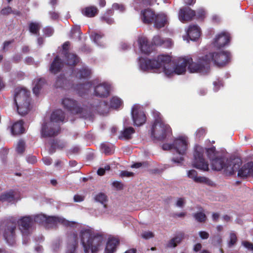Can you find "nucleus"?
<instances>
[{
  "instance_id": "50",
  "label": "nucleus",
  "mask_w": 253,
  "mask_h": 253,
  "mask_svg": "<svg viewBox=\"0 0 253 253\" xmlns=\"http://www.w3.org/2000/svg\"><path fill=\"white\" fill-rule=\"evenodd\" d=\"M43 31L44 34L46 35L47 36H50L53 33V29L49 27H47L44 28Z\"/></svg>"
},
{
  "instance_id": "18",
  "label": "nucleus",
  "mask_w": 253,
  "mask_h": 253,
  "mask_svg": "<svg viewBox=\"0 0 253 253\" xmlns=\"http://www.w3.org/2000/svg\"><path fill=\"white\" fill-rule=\"evenodd\" d=\"M229 42V37L228 34L226 33H222L215 39L213 44L217 48H220L227 44Z\"/></svg>"
},
{
  "instance_id": "1",
  "label": "nucleus",
  "mask_w": 253,
  "mask_h": 253,
  "mask_svg": "<svg viewBox=\"0 0 253 253\" xmlns=\"http://www.w3.org/2000/svg\"><path fill=\"white\" fill-rule=\"evenodd\" d=\"M229 58L228 52L221 51L201 56L197 62H193L192 58L188 56L179 58L176 64L174 65L169 56L161 55L157 59L140 58L139 66L143 71L153 70L156 73L164 72L168 77L173 74L180 75L184 73L187 66L190 73L206 74L209 70L211 61L217 66H223L228 62Z\"/></svg>"
},
{
  "instance_id": "39",
  "label": "nucleus",
  "mask_w": 253,
  "mask_h": 253,
  "mask_svg": "<svg viewBox=\"0 0 253 253\" xmlns=\"http://www.w3.org/2000/svg\"><path fill=\"white\" fill-rule=\"evenodd\" d=\"M91 74V71L86 68L80 70L77 74V76L80 78H85L89 77Z\"/></svg>"
},
{
  "instance_id": "27",
  "label": "nucleus",
  "mask_w": 253,
  "mask_h": 253,
  "mask_svg": "<svg viewBox=\"0 0 253 253\" xmlns=\"http://www.w3.org/2000/svg\"><path fill=\"white\" fill-rule=\"evenodd\" d=\"M98 10L94 6H90L84 8L82 10L83 14L88 17H93L98 14Z\"/></svg>"
},
{
  "instance_id": "53",
  "label": "nucleus",
  "mask_w": 253,
  "mask_h": 253,
  "mask_svg": "<svg viewBox=\"0 0 253 253\" xmlns=\"http://www.w3.org/2000/svg\"><path fill=\"white\" fill-rule=\"evenodd\" d=\"M27 161L30 164H34L37 162V159L34 156H29L27 157Z\"/></svg>"
},
{
  "instance_id": "43",
  "label": "nucleus",
  "mask_w": 253,
  "mask_h": 253,
  "mask_svg": "<svg viewBox=\"0 0 253 253\" xmlns=\"http://www.w3.org/2000/svg\"><path fill=\"white\" fill-rule=\"evenodd\" d=\"M237 241V238L236 233L231 231L229 234V241L228 242V246L231 247L234 245Z\"/></svg>"
},
{
  "instance_id": "55",
  "label": "nucleus",
  "mask_w": 253,
  "mask_h": 253,
  "mask_svg": "<svg viewBox=\"0 0 253 253\" xmlns=\"http://www.w3.org/2000/svg\"><path fill=\"white\" fill-rule=\"evenodd\" d=\"M101 20L102 21L106 22L107 23L109 24H112L114 23V20L112 18L106 16H104L102 17Z\"/></svg>"
},
{
  "instance_id": "10",
  "label": "nucleus",
  "mask_w": 253,
  "mask_h": 253,
  "mask_svg": "<svg viewBox=\"0 0 253 253\" xmlns=\"http://www.w3.org/2000/svg\"><path fill=\"white\" fill-rule=\"evenodd\" d=\"M58 223H61L62 225L71 227H77L80 226L78 223L74 221H70L65 219L55 216H47L45 227L46 228H51Z\"/></svg>"
},
{
  "instance_id": "44",
  "label": "nucleus",
  "mask_w": 253,
  "mask_h": 253,
  "mask_svg": "<svg viewBox=\"0 0 253 253\" xmlns=\"http://www.w3.org/2000/svg\"><path fill=\"white\" fill-rule=\"evenodd\" d=\"M25 143L23 140H20L17 146L16 150L18 153H22L25 150Z\"/></svg>"
},
{
  "instance_id": "63",
  "label": "nucleus",
  "mask_w": 253,
  "mask_h": 253,
  "mask_svg": "<svg viewBox=\"0 0 253 253\" xmlns=\"http://www.w3.org/2000/svg\"><path fill=\"white\" fill-rule=\"evenodd\" d=\"M162 148L164 150H165L173 149V144H164L163 145Z\"/></svg>"
},
{
  "instance_id": "8",
  "label": "nucleus",
  "mask_w": 253,
  "mask_h": 253,
  "mask_svg": "<svg viewBox=\"0 0 253 253\" xmlns=\"http://www.w3.org/2000/svg\"><path fill=\"white\" fill-rule=\"evenodd\" d=\"M206 151L207 156L211 160L212 169L217 171L223 169L227 159L224 155L216 151L214 147L207 149Z\"/></svg>"
},
{
  "instance_id": "19",
  "label": "nucleus",
  "mask_w": 253,
  "mask_h": 253,
  "mask_svg": "<svg viewBox=\"0 0 253 253\" xmlns=\"http://www.w3.org/2000/svg\"><path fill=\"white\" fill-rule=\"evenodd\" d=\"M19 228L23 234H27V232L31 226L32 220L29 216L22 217L18 221Z\"/></svg>"
},
{
  "instance_id": "52",
  "label": "nucleus",
  "mask_w": 253,
  "mask_h": 253,
  "mask_svg": "<svg viewBox=\"0 0 253 253\" xmlns=\"http://www.w3.org/2000/svg\"><path fill=\"white\" fill-rule=\"evenodd\" d=\"M11 12L12 9L9 6H7V7L4 8L1 10V13L2 15H7Z\"/></svg>"
},
{
  "instance_id": "35",
  "label": "nucleus",
  "mask_w": 253,
  "mask_h": 253,
  "mask_svg": "<svg viewBox=\"0 0 253 253\" xmlns=\"http://www.w3.org/2000/svg\"><path fill=\"white\" fill-rule=\"evenodd\" d=\"M67 81L62 75L57 77L54 85L57 88H62L65 86Z\"/></svg>"
},
{
  "instance_id": "7",
  "label": "nucleus",
  "mask_w": 253,
  "mask_h": 253,
  "mask_svg": "<svg viewBox=\"0 0 253 253\" xmlns=\"http://www.w3.org/2000/svg\"><path fill=\"white\" fill-rule=\"evenodd\" d=\"M62 104L66 109L73 113L78 114L80 117L84 119L91 118V112L87 107H80L77 101L70 98H64L62 101Z\"/></svg>"
},
{
  "instance_id": "56",
  "label": "nucleus",
  "mask_w": 253,
  "mask_h": 253,
  "mask_svg": "<svg viewBox=\"0 0 253 253\" xmlns=\"http://www.w3.org/2000/svg\"><path fill=\"white\" fill-rule=\"evenodd\" d=\"M70 44V43L69 42H66L62 46L63 52L65 55L68 54L67 51L68 50Z\"/></svg>"
},
{
  "instance_id": "23",
  "label": "nucleus",
  "mask_w": 253,
  "mask_h": 253,
  "mask_svg": "<svg viewBox=\"0 0 253 253\" xmlns=\"http://www.w3.org/2000/svg\"><path fill=\"white\" fill-rule=\"evenodd\" d=\"M201 31L199 27L196 25H190L187 31V34L192 41H195L200 36Z\"/></svg>"
},
{
  "instance_id": "4",
  "label": "nucleus",
  "mask_w": 253,
  "mask_h": 253,
  "mask_svg": "<svg viewBox=\"0 0 253 253\" xmlns=\"http://www.w3.org/2000/svg\"><path fill=\"white\" fill-rule=\"evenodd\" d=\"M242 164L241 160L239 158L227 159L223 168L225 174L231 175L238 171L237 176L241 178H246L250 174L253 176V162L248 163L241 168Z\"/></svg>"
},
{
  "instance_id": "46",
  "label": "nucleus",
  "mask_w": 253,
  "mask_h": 253,
  "mask_svg": "<svg viewBox=\"0 0 253 253\" xmlns=\"http://www.w3.org/2000/svg\"><path fill=\"white\" fill-rule=\"evenodd\" d=\"M114 9L118 10L121 12H123L125 10V6L122 4L114 3L113 4Z\"/></svg>"
},
{
  "instance_id": "61",
  "label": "nucleus",
  "mask_w": 253,
  "mask_h": 253,
  "mask_svg": "<svg viewBox=\"0 0 253 253\" xmlns=\"http://www.w3.org/2000/svg\"><path fill=\"white\" fill-rule=\"evenodd\" d=\"M144 165H145V166L146 165V163L138 162V163H135L134 164H133L132 165H131V167L132 168H139L141 167V166H144Z\"/></svg>"
},
{
  "instance_id": "26",
  "label": "nucleus",
  "mask_w": 253,
  "mask_h": 253,
  "mask_svg": "<svg viewBox=\"0 0 253 253\" xmlns=\"http://www.w3.org/2000/svg\"><path fill=\"white\" fill-rule=\"evenodd\" d=\"M11 131L13 135L23 133L24 132L23 121L20 120L15 123L11 128Z\"/></svg>"
},
{
  "instance_id": "16",
  "label": "nucleus",
  "mask_w": 253,
  "mask_h": 253,
  "mask_svg": "<svg viewBox=\"0 0 253 253\" xmlns=\"http://www.w3.org/2000/svg\"><path fill=\"white\" fill-rule=\"evenodd\" d=\"M187 176L196 183H204L208 185H211L212 181L209 178L204 176H198L197 171L191 169L187 171Z\"/></svg>"
},
{
  "instance_id": "24",
  "label": "nucleus",
  "mask_w": 253,
  "mask_h": 253,
  "mask_svg": "<svg viewBox=\"0 0 253 253\" xmlns=\"http://www.w3.org/2000/svg\"><path fill=\"white\" fill-rule=\"evenodd\" d=\"M63 66V64L61 59L58 56H56L50 65L49 71L51 73L57 74L60 71Z\"/></svg>"
},
{
  "instance_id": "48",
  "label": "nucleus",
  "mask_w": 253,
  "mask_h": 253,
  "mask_svg": "<svg viewBox=\"0 0 253 253\" xmlns=\"http://www.w3.org/2000/svg\"><path fill=\"white\" fill-rule=\"evenodd\" d=\"M242 245L246 249L250 251H253V244L246 241H243Z\"/></svg>"
},
{
  "instance_id": "40",
  "label": "nucleus",
  "mask_w": 253,
  "mask_h": 253,
  "mask_svg": "<svg viewBox=\"0 0 253 253\" xmlns=\"http://www.w3.org/2000/svg\"><path fill=\"white\" fill-rule=\"evenodd\" d=\"M134 132V129L132 127H129L125 129L122 132L123 137L126 139H129L131 138V135Z\"/></svg>"
},
{
  "instance_id": "11",
  "label": "nucleus",
  "mask_w": 253,
  "mask_h": 253,
  "mask_svg": "<svg viewBox=\"0 0 253 253\" xmlns=\"http://www.w3.org/2000/svg\"><path fill=\"white\" fill-rule=\"evenodd\" d=\"M131 115L135 125L139 126L146 121V116L141 107L134 105L131 109Z\"/></svg>"
},
{
  "instance_id": "29",
  "label": "nucleus",
  "mask_w": 253,
  "mask_h": 253,
  "mask_svg": "<svg viewBox=\"0 0 253 253\" xmlns=\"http://www.w3.org/2000/svg\"><path fill=\"white\" fill-rule=\"evenodd\" d=\"M153 43L156 45H161L165 44L166 47H170L171 45V41L170 39H167L164 41L159 36L154 37L153 39Z\"/></svg>"
},
{
  "instance_id": "21",
  "label": "nucleus",
  "mask_w": 253,
  "mask_h": 253,
  "mask_svg": "<svg viewBox=\"0 0 253 253\" xmlns=\"http://www.w3.org/2000/svg\"><path fill=\"white\" fill-rule=\"evenodd\" d=\"M168 23L167 16L164 13H159L156 16L153 22L154 27L157 29L164 27Z\"/></svg>"
},
{
  "instance_id": "41",
  "label": "nucleus",
  "mask_w": 253,
  "mask_h": 253,
  "mask_svg": "<svg viewBox=\"0 0 253 253\" xmlns=\"http://www.w3.org/2000/svg\"><path fill=\"white\" fill-rule=\"evenodd\" d=\"M121 100L117 97H113L110 101L111 107L115 109L118 108L121 105Z\"/></svg>"
},
{
  "instance_id": "6",
  "label": "nucleus",
  "mask_w": 253,
  "mask_h": 253,
  "mask_svg": "<svg viewBox=\"0 0 253 253\" xmlns=\"http://www.w3.org/2000/svg\"><path fill=\"white\" fill-rule=\"evenodd\" d=\"M153 115L155 120L151 128V138L153 140H163L171 132V129L169 126L163 122L159 112H154Z\"/></svg>"
},
{
  "instance_id": "9",
  "label": "nucleus",
  "mask_w": 253,
  "mask_h": 253,
  "mask_svg": "<svg viewBox=\"0 0 253 253\" xmlns=\"http://www.w3.org/2000/svg\"><path fill=\"white\" fill-rule=\"evenodd\" d=\"M204 149L197 146L195 147V152L194 153V159L192 162V165L194 167L201 169L204 171L209 170V164L203 158V153Z\"/></svg>"
},
{
  "instance_id": "14",
  "label": "nucleus",
  "mask_w": 253,
  "mask_h": 253,
  "mask_svg": "<svg viewBox=\"0 0 253 253\" xmlns=\"http://www.w3.org/2000/svg\"><path fill=\"white\" fill-rule=\"evenodd\" d=\"M110 86L106 83L100 84L94 87V95L100 97H107L110 92Z\"/></svg>"
},
{
  "instance_id": "31",
  "label": "nucleus",
  "mask_w": 253,
  "mask_h": 253,
  "mask_svg": "<svg viewBox=\"0 0 253 253\" xmlns=\"http://www.w3.org/2000/svg\"><path fill=\"white\" fill-rule=\"evenodd\" d=\"M91 85V84L89 83L78 84L76 86V89L77 90L78 93L80 95L82 96L90 88Z\"/></svg>"
},
{
  "instance_id": "42",
  "label": "nucleus",
  "mask_w": 253,
  "mask_h": 253,
  "mask_svg": "<svg viewBox=\"0 0 253 253\" xmlns=\"http://www.w3.org/2000/svg\"><path fill=\"white\" fill-rule=\"evenodd\" d=\"M193 216L197 221L200 222H205L207 219L205 214L202 212L194 213Z\"/></svg>"
},
{
  "instance_id": "37",
  "label": "nucleus",
  "mask_w": 253,
  "mask_h": 253,
  "mask_svg": "<svg viewBox=\"0 0 253 253\" xmlns=\"http://www.w3.org/2000/svg\"><path fill=\"white\" fill-rule=\"evenodd\" d=\"M94 200L100 204L106 206V202L107 201V197L105 194L99 193L95 197Z\"/></svg>"
},
{
  "instance_id": "64",
  "label": "nucleus",
  "mask_w": 253,
  "mask_h": 253,
  "mask_svg": "<svg viewBox=\"0 0 253 253\" xmlns=\"http://www.w3.org/2000/svg\"><path fill=\"white\" fill-rule=\"evenodd\" d=\"M183 160H184V159H183V157H182V156H180L179 158H173L172 159V162H173L175 163H177V164L181 163Z\"/></svg>"
},
{
  "instance_id": "34",
  "label": "nucleus",
  "mask_w": 253,
  "mask_h": 253,
  "mask_svg": "<svg viewBox=\"0 0 253 253\" xmlns=\"http://www.w3.org/2000/svg\"><path fill=\"white\" fill-rule=\"evenodd\" d=\"M41 26L40 23L37 22H31L29 25V31L31 33L35 35H39V31Z\"/></svg>"
},
{
  "instance_id": "49",
  "label": "nucleus",
  "mask_w": 253,
  "mask_h": 253,
  "mask_svg": "<svg viewBox=\"0 0 253 253\" xmlns=\"http://www.w3.org/2000/svg\"><path fill=\"white\" fill-rule=\"evenodd\" d=\"M102 151L106 154H109L111 153V149L109 146L106 144H102L101 145Z\"/></svg>"
},
{
  "instance_id": "47",
  "label": "nucleus",
  "mask_w": 253,
  "mask_h": 253,
  "mask_svg": "<svg viewBox=\"0 0 253 253\" xmlns=\"http://www.w3.org/2000/svg\"><path fill=\"white\" fill-rule=\"evenodd\" d=\"M154 236L153 233L150 231H145L142 233L141 237L145 239H148Z\"/></svg>"
},
{
  "instance_id": "59",
  "label": "nucleus",
  "mask_w": 253,
  "mask_h": 253,
  "mask_svg": "<svg viewBox=\"0 0 253 253\" xmlns=\"http://www.w3.org/2000/svg\"><path fill=\"white\" fill-rule=\"evenodd\" d=\"M133 175V173L127 171H123L121 173L122 177H130Z\"/></svg>"
},
{
  "instance_id": "30",
  "label": "nucleus",
  "mask_w": 253,
  "mask_h": 253,
  "mask_svg": "<svg viewBox=\"0 0 253 253\" xmlns=\"http://www.w3.org/2000/svg\"><path fill=\"white\" fill-rule=\"evenodd\" d=\"M45 83V81L43 79H35L34 81V86L33 88V93L36 95H38L40 91L43 86Z\"/></svg>"
},
{
  "instance_id": "15",
  "label": "nucleus",
  "mask_w": 253,
  "mask_h": 253,
  "mask_svg": "<svg viewBox=\"0 0 253 253\" xmlns=\"http://www.w3.org/2000/svg\"><path fill=\"white\" fill-rule=\"evenodd\" d=\"M195 16V11L188 7L181 8L179 12V19L182 22L190 21Z\"/></svg>"
},
{
  "instance_id": "17",
  "label": "nucleus",
  "mask_w": 253,
  "mask_h": 253,
  "mask_svg": "<svg viewBox=\"0 0 253 253\" xmlns=\"http://www.w3.org/2000/svg\"><path fill=\"white\" fill-rule=\"evenodd\" d=\"M156 15L152 9L147 8L141 10L140 17L144 23L149 24L153 23Z\"/></svg>"
},
{
  "instance_id": "3",
  "label": "nucleus",
  "mask_w": 253,
  "mask_h": 253,
  "mask_svg": "<svg viewBox=\"0 0 253 253\" xmlns=\"http://www.w3.org/2000/svg\"><path fill=\"white\" fill-rule=\"evenodd\" d=\"M65 119L64 112L61 109L56 110L51 114L50 120L42 124L41 133L42 137H51L60 132V124Z\"/></svg>"
},
{
  "instance_id": "38",
  "label": "nucleus",
  "mask_w": 253,
  "mask_h": 253,
  "mask_svg": "<svg viewBox=\"0 0 253 253\" xmlns=\"http://www.w3.org/2000/svg\"><path fill=\"white\" fill-rule=\"evenodd\" d=\"M47 220V216L43 214H39L34 216V220L35 222L42 224L45 226Z\"/></svg>"
},
{
  "instance_id": "36",
  "label": "nucleus",
  "mask_w": 253,
  "mask_h": 253,
  "mask_svg": "<svg viewBox=\"0 0 253 253\" xmlns=\"http://www.w3.org/2000/svg\"><path fill=\"white\" fill-rule=\"evenodd\" d=\"M182 240V237L181 236H177L169 241L167 246L169 248H174L181 242Z\"/></svg>"
},
{
  "instance_id": "54",
  "label": "nucleus",
  "mask_w": 253,
  "mask_h": 253,
  "mask_svg": "<svg viewBox=\"0 0 253 253\" xmlns=\"http://www.w3.org/2000/svg\"><path fill=\"white\" fill-rule=\"evenodd\" d=\"M199 234L202 239H207L209 237V234L206 231H200Z\"/></svg>"
},
{
  "instance_id": "13",
  "label": "nucleus",
  "mask_w": 253,
  "mask_h": 253,
  "mask_svg": "<svg viewBox=\"0 0 253 253\" xmlns=\"http://www.w3.org/2000/svg\"><path fill=\"white\" fill-rule=\"evenodd\" d=\"M173 149L180 155H184L187 148V142L183 137L175 139L173 143Z\"/></svg>"
},
{
  "instance_id": "58",
  "label": "nucleus",
  "mask_w": 253,
  "mask_h": 253,
  "mask_svg": "<svg viewBox=\"0 0 253 253\" xmlns=\"http://www.w3.org/2000/svg\"><path fill=\"white\" fill-rule=\"evenodd\" d=\"M13 40L6 41L3 43L2 49L3 51H6L8 49V46L10 44L13 43Z\"/></svg>"
},
{
  "instance_id": "20",
  "label": "nucleus",
  "mask_w": 253,
  "mask_h": 253,
  "mask_svg": "<svg viewBox=\"0 0 253 253\" xmlns=\"http://www.w3.org/2000/svg\"><path fill=\"white\" fill-rule=\"evenodd\" d=\"M138 42L142 52L145 54H149L153 50V47L148 43V40L146 38L144 37H139Z\"/></svg>"
},
{
  "instance_id": "51",
  "label": "nucleus",
  "mask_w": 253,
  "mask_h": 253,
  "mask_svg": "<svg viewBox=\"0 0 253 253\" xmlns=\"http://www.w3.org/2000/svg\"><path fill=\"white\" fill-rule=\"evenodd\" d=\"M112 185L117 190H122L123 188V183L119 181H114Z\"/></svg>"
},
{
  "instance_id": "5",
  "label": "nucleus",
  "mask_w": 253,
  "mask_h": 253,
  "mask_svg": "<svg viewBox=\"0 0 253 253\" xmlns=\"http://www.w3.org/2000/svg\"><path fill=\"white\" fill-rule=\"evenodd\" d=\"M30 93L25 88H16L15 89L14 102L18 114L25 116L30 110Z\"/></svg>"
},
{
  "instance_id": "57",
  "label": "nucleus",
  "mask_w": 253,
  "mask_h": 253,
  "mask_svg": "<svg viewBox=\"0 0 253 253\" xmlns=\"http://www.w3.org/2000/svg\"><path fill=\"white\" fill-rule=\"evenodd\" d=\"M84 196L79 195H75L74 197V200L76 202H80L83 201L84 200Z\"/></svg>"
},
{
  "instance_id": "32",
  "label": "nucleus",
  "mask_w": 253,
  "mask_h": 253,
  "mask_svg": "<svg viewBox=\"0 0 253 253\" xmlns=\"http://www.w3.org/2000/svg\"><path fill=\"white\" fill-rule=\"evenodd\" d=\"M65 57L67 64L69 65H75L79 61L78 57L73 53L65 54Z\"/></svg>"
},
{
  "instance_id": "28",
  "label": "nucleus",
  "mask_w": 253,
  "mask_h": 253,
  "mask_svg": "<svg viewBox=\"0 0 253 253\" xmlns=\"http://www.w3.org/2000/svg\"><path fill=\"white\" fill-rule=\"evenodd\" d=\"M14 193V191L12 190L2 193L0 196V201L10 202L14 201L15 200Z\"/></svg>"
},
{
  "instance_id": "60",
  "label": "nucleus",
  "mask_w": 253,
  "mask_h": 253,
  "mask_svg": "<svg viewBox=\"0 0 253 253\" xmlns=\"http://www.w3.org/2000/svg\"><path fill=\"white\" fill-rule=\"evenodd\" d=\"M42 161L43 163L47 166L50 165L52 163V159L50 157H45L43 158Z\"/></svg>"
},
{
  "instance_id": "45",
  "label": "nucleus",
  "mask_w": 253,
  "mask_h": 253,
  "mask_svg": "<svg viewBox=\"0 0 253 253\" xmlns=\"http://www.w3.org/2000/svg\"><path fill=\"white\" fill-rule=\"evenodd\" d=\"M103 35H101L99 34L94 33L91 35V38L93 39V41L98 45H101V43L99 40L102 38Z\"/></svg>"
},
{
  "instance_id": "22",
  "label": "nucleus",
  "mask_w": 253,
  "mask_h": 253,
  "mask_svg": "<svg viewBox=\"0 0 253 253\" xmlns=\"http://www.w3.org/2000/svg\"><path fill=\"white\" fill-rule=\"evenodd\" d=\"M91 111H96L101 115H105L108 112L109 106L108 104L103 101L99 102L98 104H93L91 106Z\"/></svg>"
},
{
  "instance_id": "33",
  "label": "nucleus",
  "mask_w": 253,
  "mask_h": 253,
  "mask_svg": "<svg viewBox=\"0 0 253 253\" xmlns=\"http://www.w3.org/2000/svg\"><path fill=\"white\" fill-rule=\"evenodd\" d=\"M71 239L74 241V243L72 245H69L67 247L66 253H75L77 242L78 240V236L77 235L74 234L70 236Z\"/></svg>"
},
{
  "instance_id": "62",
  "label": "nucleus",
  "mask_w": 253,
  "mask_h": 253,
  "mask_svg": "<svg viewBox=\"0 0 253 253\" xmlns=\"http://www.w3.org/2000/svg\"><path fill=\"white\" fill-rule=\"evenodd\" d=\"M22 59V56L19 54H16L13 56L12 60L16 63L19 62Z\"/></svg>"
},
{
  "instance_id": "25",
  "label": "nucleus",
  "mask_w": 253,
  "mask_h": 253,
  "mask_svg": "<svg viewBox=\"0 0 253 253\" xmlns=\"http://www.w3.org/2000/svg\"><path fill=\"white\" fill-rule=\"evenodd\" d=\"M119 241L117 238H111L108 241L104 253H113L118 246Z\"/></svg>"
},
{
  "instance_id": "2",
  "label": "nucleus",
  "mask_w": 253,
  "mask_h": 253,
  "mask_svg": "<svg viewBox=\"0 0 253 253\" xmlns=\"http://www.w3.org/2000/svg\"><path fill=\"white\" fill-rule=\"evenodd\" d=\"M80 238L85 253H88L89 251L92 253L97 252L104 241L102 236L98 235L89 227H83L80 230Z\"/></svg>"
},
{
  "instance_id": "12",
  "label": "nucleus",
  "mask_w": 253,
  "mask_h": 253,
  "mask_svg": "<svg viewBox=\"0 0 253 253\" xmlns=\"http://www.w3.org/2000/svg\"><path fill=\"white\" fill-rule=\"evenodd\" d=\"M15 229L16 224L12 223L7 225L4 230L3 237L9 245H12L15 243Z\"/></svg>"
}]
</instances>
